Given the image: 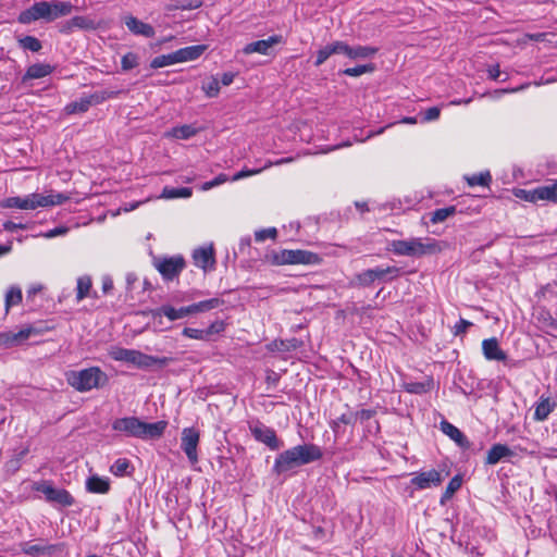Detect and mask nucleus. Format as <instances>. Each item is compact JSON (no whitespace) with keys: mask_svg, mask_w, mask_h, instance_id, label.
Segmentation results:
<instances>
[{"mask_svg":"<svg viewBox=\"0 0 557 557\" xmlns=\"http://www.w3.org/2000/svg\"><path fill=\"white\" fill-rule=\"evenodd\" d=\"M322 456V449L314 444L297 445L276 456L272 472L281 475L301 466L320 460Z\"/></svg>","mask_w":557,"mask_h":557,"instance_id":"f257e3e1","label":"nucleus"},{"mask_svg":"<svg viewBox=\"0 0 557 557\" xmlns=\"http://www.w3.org/2000/svg\"><path fill=\"white\" fill-rule=\"evenodd\" d=\"M168 422L164 420L148 423L141 421L137 417L119 418L112 423V429L114 431L124 433L129 437H136L145 441L160 438Z\"/></svg>","mask_w":557,"mask_h":557,"instance_id":"f03ea898","label":"nucleus"},{"mask_svg":"<svg viewBox=\"0 0 557 557\" xmlns=\"http://www.w3.org/2000/svg\"><path fill=\"white\" fill-rule=\"evenodd\" d=\"M389 246V250L397 256L414 258L432 256L442 251L441 243L429 237H411L409 239L393 240Z\"/></svg>","mask_w":557,"mask_h":557,"instance_id":"7ed1b4c3","label":"nucleus"},{"mask_svg":"<svg viewBox=\"0 0 557 557\" xmlns=\"http://www.w3.org/2000/svg\"><path fill=\"white\" fill-rule=\"evenodd\" d=\"M70 197L62 193H51L49 195L30 194L26 197H9L1 203L3 208H17L22 210H35L38 207H51L62 205Z\"/></svg>","mask_w":557,"mask_h":557,"instance_id":"20e7f679","label":"nucleus"},{"mask_svg":"<svg viewBox=\"0 0 557 557\" xmlns=\"http://www.w3.org/2000/svg\"><path fill=\"white\" fill-rule=\"evenodd\" d=\"M107 381V375L97 367L72 371L67 376L69 384L79 392L97 388Z\"/></svg>","mask_w":557,"mask_h":557,"instance_id":"39448f33","label":"nucleus"},{"mask_svg":"<svg viewBox=\"0 0 557 557\" xmlns=\"http://www.w3.org/2000/svg\"><path fill=\"white\" fill-rule=\"evenodd\" d=\"M33 490L45 495L48 503L61 507H70L74 504V497L64 488H57L50 481H39L33 484Z\"/></svg>","mask_w":557,"mask_h":557,"instance_id":"423d86ee","label":"nucleus"},{"mask_svg":"<svg viewBox=\"0 0 557 557\" xmlns=\"http://www.w3.org/2000/svg\"><path fill=\"white\" fill-rule=\"evenodd\" d=\"M153 265L164 280L172 281L185 268V260L181 256L159 257L153 259Z\"/></svg>","mask_w":557,"mask_h":557,"instance_id":"0eeeda50","label":"nucleus"},{"mask_svg":"<svg viewBox=\"0 0 557 557\" xmlns=\"http://www.w3.org/2000/svg\"><path fill=\"white\" fill-rule=\"evenodd\" d=\"M200 441L199 431L194 428H184L181 433V448L191 465L198 462V445Z\"/></svg>","mask_w":557,"mask_h":557,"instance_id":"6e6552de","label":"nucleus"},{"mask_svg":"<svg viewBox=\"0 0 557 557\" xmlns=\"http://www.w3.org/2000/svg\"><path fill=\"white\" fill-rule=\"evenodd\" d=\"M275 260L280 264H314L320 258L317 253L307 250H282Z\"/></svg>","mask_w":557,"mask_h":557,"instance_id":"1a4fd4ad","label":"nucleus"},{"mask_svg":"<svg viewBox=\"0 0 557 557\" xmlns=\"http://www.w3.org/2000/svg\"><path fill=\"white\" fill-rule=\"evenodd\" d=\"M517 197H520L529 202H537L540 200L557 201V181L554 184L536 187L532 190L519 189L516 193Z\"/></svg>","mask_w":557,"mask_h":557,"instance_id":"9d476101","label":"nucleus"},{"mask_svg":"<svg viewBox=\"0 0 557 557\" xmlns=\"http://www.w3.org/2000/svg\"><path fill=\"white\" fill-rule=\"evenodd\" d=\"M351 46L343 40H334L329 42L317 51L315 66H321L330 57L334 54H343L350 59Z\"/></svg>","mask_w":557,"mask_h":557,"instance_id":"9b49d317","label":"nucleus"},{"mask_svg":"<svg viewBox=\"0 0 557 557\" xmlns=\"http://www.w3.org/2000/svg\"><path fill=\"white\" fill-rule=\"evenodd\" d=\"M49 14H51L50 2L39 1L35 2L28 9L22 11L17 17V21L21 24H30L38 20H45L49 22Z\"/></svg>","mask_w":557,"mask_h":557,"instance_id":"f8f14e48","label":"nucleus"},{"mask_svg":"<svg viewBox=\"0 0 557 557\" xmlns=\"http://www.w3.org/2000/svg\"><path fill=\"white\" fill-rule=\"evenodd\" d=\"M444 478L445 475H443L442 472L435 469H431L428 471L414 473L410 483L417 490H426L441 485Z\"/></svg>","mask_w":557,"mask_h":557,"instance_id":"ddd939ff","label":"nucleus"},{"mask_svg":"<svg viewBox=\"0 0 557 557\" xmlns=\"http://www.w3.org/2000/svg\"><path fill=\"white\" fill-rule=\"evenodd\" d=\"M250 431L258 442L265 444L270 449L277 450L283 447V442L278 440L273 429L259 424L251 426Z\"/></svg>","mask_w":557,"mask_h":557,"instance_id":"4468645a","label":"nucleus"},{"mask_svg":"<svg viewBox=\"0 0 557 557\" xmlns=\"http://www.w3.org/2000/svg\"><path fill=\"white\" fill-rule=\"evenodd\" d=\"M282 42L283 37L281 35H272L267 39H261L247 44L243 48V52L245 54L260 53L262 55H270L273 47Z\"/></svg>","mask_w":557,"mask_h":557,"instance_id":"2eb2a0df","label":"nucleus"},{"mask_svg":"<svg viewBox=\"0 0 557 557\" xmlns=\"http://www.w3.org/2000/svg\"><path fill=\"white\" fill-rule=\"evenodd\" d=\"M173 361L172 357H156L138 350L133 366L143 370H152L162 369Z\"/></svg>","mask_w":557,"mask_h":557,"instance_id":"dca6fc26","label":"nucleus"},{"mask_svg":"<svg viewBox=\"0 0 557 557\" xmlns=\"http://www.w3.org/2000/svg\"><path fill=\"white\" fill-rule=\"evenodd\" d=\"M151 315L154 320L161 319L162 317L168 318L170 321H176L185 319L191 315L189 306L174 308L170 305H163L159 308L151 310Z\"/></svg>","mask_w":557,"mask_h":557,"instance_id":"f3484780","label":"nucleus"},{"mask_svg":"<svg viewBox=\"0 0 557 557\" xmlns=\"http://www.w3.org/2000/svg\"><path fill=\"white\" fill-rule=\"evenodd\" d=\"M35 332L33 327H24L18 332H2L0 333V346L13 347L24 343Z\"/></svg>","mask_w":557,"mask_h":557,"instance_id":"a211bd4d","label":"nucleus"},{"mask_svg":"<svg viewBox=\"0 0 557 557\" xmlns=\"http://www.w3.org/2000/svg\"><path fill=\"white\" fill-rule=\"evenodd\" d=\"M124 24L134 35L146 38H152L156 35V30L150 24L144 23L133 15L125 16Z\"/></svg>","mask_w":557,"mask_h":557,"instance_id":"6ab92c4d","label":"nucleus"},{"mask_svg":"<svg viewBox=\"0 0 557 557\" xmlns=\"http://www.w3.org/2000/svg\"><path fill=\"white\" fill-rule=\"evenodd\" d=\"M193 258L195 264L203 270L212 269L215 263L214 249L212 246L196 249L193 253Z\"/></svg>","mask_w":557,"mask_h":557,"instance_id":"aec40b11","label":"nucleus"},{"mask_svg":"<svg viewBox=\"0 0 557 557\" xmlns=\"http://www.w3.org/2000/svg\"><path fill=\"white\" fill-rule=\"evenodd\" d=\"M483 355L487 360L506 361L507 355L500 349L498 341L495 337L482 342Z\"/></svg>","mask_w":557,"mask_h":557,"instance_id":"412c9836","label":"nucleus"},{"mask_svg":"<svg viewBox=\"0 0 557 557\" xmlns=\"http://www.w3.org/2000/svg\"><path fill=\"white\" fill-rule=\"evenodd\" d=\"M442 432L447 435L450 440H453L459 447L468 448L470 443L466 435L454 424L450 422L443 420L441 422Z\"/></svg>","mask_w":557,"mask_h":557,"instance_id":"4be33fe9","label":"nucleus"},{"mask_svg":"<svg viewBox=\"0 0 557 557\" xmlns=\"http://www.w3.org/2000/svg\"><path fill=\"white\" fill-rule=\"evenodd\" d=\"M513 456V451L505 444H494L487 451L486 465H496L505 458Z\"/></svg>","mask_w":557,"mask_h":557,"instance_id":"5701e85b","label":"nucleus"},{"mask_svg":"<svg viewBox=\"0 0 557 557\" xmlns=\"http://www.w3.org/2000/svg\"><path fill=\"white\" fill-rule=\"evenodd\" d=\"M57 545H50L45 543L32 544L30 542H26L22 544V552L33 557L41 555H52L57 550Z\"/></svg>","mask_w":557,"mask_h":557,"instance_id":"b1692460","label":"nucleus"},{"mask_svg":"<svg viewBox=\"0 0 557 557\" xmlns=\"http://www.w3.org/2000/svg\"><path fill=\"white\" fill-rule=\"evenodd\" d=\"M86 490L94 494H107L110 490V481L107 478L91 475L86 481Z\"/></svg>","mask_w":557,"mask_h":557,"instance_id":"393cba45","label":"nucleus"},{"mask_svg":"<svg viewBox=\"0 0 557 557\" xmlns=\"http://www.w3.org/2000/svg\"><path fill=\"white\" fill-rule=\"evenodd\" d=\"M205 50L206 46L203 45L189 46L178 49L176 50L178 63L196 60L203 53Z\"/></svg>","mask_w":557,"mask_h":557,"instance_id":"a878e982","label":"nucleus"},{"mask_svg":"<svg viewBox=\"0 0 557 557\" xmlns=\"http://www.w3.org/2000/svg\"><path fill=\"white\" fill-rule=\"evenodd\" d=\"M73 10L74 5L70 1L50 2L51 14H49V22L70 15Z\"/></svg>","mask_w":557,"mask_h":557,"instance_id":"bb28decb","label":"nucleus"},{"mask_svg":"<svg viewBox=\"0 0 557 557\" xmlns=\"http://www.w3.org/2000/svg\"><path fill=\"white\" fill-rule=\"evenodd\" d=\"M52 71H53V66H51L50 64L36 63V64L28 66L27 71L23 77V81L42 78V77L51 74Z\"/></svg>","mask_w":557,"mask_h":557,"instance_id":"cd10ccee","label":"nucleus"},{"mask_svg":"<svg viewBox=\"0 0 557 557\" xmlns=\"http://www.w3.org/2000/svg\"><path fill=\"white\" fill-rule=\"evenodd\" d=\"M200 128L195 127L191 124H184L180 126L172 127L168 133V136H171L176 139H189L199 133Z\"/></svg>","mask_w":557,"mask_h":557,"instance_id":"c85d7f7f","label":"nucleus"},{"mask_svg":"<svg viewBox=\"0 0 557 557\" xmlns=\"http://www.w3.org/2000/svg\"><path fill=\"white\" fill-rule=\"evenodd\" d=\"M379 52L377 47L351 46L350 60L372 59Z\"/></svg>","mask_w":557,"mask_h":557,"instance_id":"c756f323","label":"nucleus"},{"mask_svg":"<svg viewBox=\"0 0 557 557\" xmlns=\"http://www.w3.org/2000/svg\"><path fill=\"white\" fill-rule=\"evenodd\" d=\"M223 302L224 301L220 298H210L207 300L195 302V304L189 305L190 313L196 314L199 312H207V311H210L212 309L220 307L221 305H223Z\"/></svg>","mask_w":557,"mask_h":557,"instance_id":"7c9ffc66","label":"nucleus"},{"mask_svg":"<svg viewBox=\"0 0 557 557\" xmlns=\"http://www.w3.org/2000/svg\"><path fill=\"white\" fill-rule=\"evenodd\" d=\"M121 94L120 90H98L90 95H87L88 102L91 106L100 104L109 99H114Z\"/></svg>","mask_w":557,"mask_h":557,"instance_id":"2f4dec72","label":"nucleus"},{"mask_svg":"<svg viewBox=\"0 0 557 557\" xmlns=\"http://www.w3.org/2000/svg\"><path fill=\"white\" fill-rule=\"evenodd\" d=\"M555 404L550 403L549 398L541 399L535 406L534 420L544 421L549 413L554 410Z\"/></svg>","mask_w":557,"mask_h":557,"instance_id":"473e14b6","label":"nucleus"},{"mask_svg":"<svg viewBox=\"0 0 557 557\" xmlns=\"http://www.w3.org/2000/svg\"><path fill=\"white\" fill-rule=\"evenodd\" d=\"M374 278L375 281H392L399 276L400 269L397 267H387V268H374Z\"/></svg>","mask_w":557,"mask_h":557,"instance_id":"72a5a7b5","label":"nucleus"},{"mask_svg":"<svg viewBox=\"0 0 557 557\" xmlns=\"http://www.w3.org/2000/svg\"><path fill=\"white\" fill-rule=\"evenodd\" d=\"M462 485V478L461 475L457 474L448 482L444 493L441 496V505L446 504L447 500H449L454 494L461 487Z\"/></svg>","mask_w":557,"mask_h":557,"instance_id":"f704fd0d","label":"nucleus"},{"mask_svg":"<svg viewBox=\"0 0 557 557\" xmlns=\"http://www.w3.org/2000/svg\"><path fill=\"white\" fill-rule=\"evenodd\" d=\"M90 104L87 96L81 97L78 100L70 102L65 106L64 111L66 114L85 113L89 110Z\"/></svg>","mask_w":557,"mask_h":557,"instance_id":"c9c22d12","label":"nucleus"},{"mask_svg":"<svg viewBox=\"0 0 557 557\" xmlns=\"http://www.w3.org/2000/svg\"><path fill=\"white\" fill-rule=\"evenodd\" d=\"M71 24L74 26V28L83 30H95L98 27V24L95 20L84 15H76L72 17Z\"/></svg>","mask_w":557,"mask_h":557,"instance_id":"e433bc0d","label":"nucleus"},{"mask_svg":"<svg viewBox=\"0 0 557 557\" xmlns=\"http://www.w3.org/2000/svg\"><path fill=\"white\" fill-rule=\"evenodd\" d=\"M457 209L455 206H448L440 208L430 213V222L433 224L444 222L449 216L456 213Z\"/></svg>","mask_w":557,"mask_h":557,"instance_id":"4c0bfd02","label":"nucleus"},{"mask_svg":"<svg viewBox=\"0 0 557 557\" xmlns=\"http://www.w3.org/2000/svg\"><path fill=\"white\" fill-rule=\"evenodd\" d=\"M178 63L176 51L169 53V54H162L158 55L152 59L150 63L151 69H161L165 67L172 64Z\"/></svg>","mask_w":557,"mask_h":557,"instance_id":"58836bf2","label":"nucleus"},{"mask_svg":"<svg viewBox=\"0 0 557 557\" xmlns=\"http://www.w3.org/2000/svg\"><path fill=\"white\" fill-rule=\"evenodd\" d=\"M129 469L132 468L131 461L126 458H119L114 461V463L110 467V471L115 476H124L131 473Z\"/></svg>","mask_w":557,"mask_h":557,"instance_id":"ea45409f","label":"nucleus"},{"mask_svg":"<svg viewBox=\"0 0 557 557\" xmlns=\"http://www.w3.org/2000/svg\"><path fill=\"white\" fill-rule=\"evenodd\" d=\"M92 283L91 278L87 275L81 276L77 278V287H76V299L78 301L83 300L89 295Z\"/></svg>","mask_w":557,"mask_h":557,"instance_id":"a19ab883","label":"nucleus"},{"mask_svg":"<svg viewBox=\"0 0 557 557\" xmlns=\"http://www.w3.org/2000/svg\"><path fill=\"white\" fill-rule=\"evenodd\" d=\"M375 71V65L372 63L361 64L354 67H347L342 71V74L350 77H358L366 73H373Z\"/></svg>","mask_w":557,"mask_h":557,"instance_id":"79ce46f5","label":"nucleus"},{"mask_svg":"<svg viewBox=\"0 0 557 557\" xmlns=\"http://www.w3.org/2000/svg\"><path fill=\"white\" fill-rule=\"evenodd\" d=\"M190 196H191V189L188 187H182V188L165 187L162 191V197L168 198V199L188 198Z\"/></svg>","mask_w":557,"mask_h":557,"instance_id":"37998d69","label":"nucleus"},{"mask_svg":"<svg viewBox=\"0 0 557 557\" xmlns=\"http://www.w3.org/2000/svg\"><path fill=\"white\" fill-rule=\"evenodd\" d=\"M466 180L470 186H487L492 181V176L490 172H481L467 176Z\"/></svg>","mask_w":557,"mask_h":557,"instance_id":"c03bdc74","label":"nucleus"},{"mask_svg":"<svg viewBox=\"0 0 557 557\" xmlns=\"http://www.w3.org/2000/svg\"><path fill=\"white\" fill-rule=\"evenodd\" d=\"M22 301V290L17 287H11L5 295V311L8 312L12 306H16Z\"/></svg>","mask_w":557,"mask_h":557,"instance_id":"a18cd8bd","label":"nucleus"},{"mask_svg":"<svg viewBox=\"0 0 557 557\" xmlns=\"http://www.w3.org/2000/svg\"><path fill=\"white\" fill-rule=\"evenodd\" d=\"M355 423L352 411L349 410L333 420L330 426L335 433H337L341 424L354 425Z\"/></svg>","mask_w":557,"mask_h":557,"instance_id":"49530a36","label":"nucleus"},{"mask_svg":"<svg viewBox=\"0 0 557 557\" xmlns=\"http://www.w3.org/2000/svg\"><path fill=\"white\" fill-rule=\"evenodd\" d=\"M20 46L33 52H38L41 49V42L34 36H25L18 40Z\"/></svg>","mask_w":557,"mask_h":557,"instance_id":"de8ad7c7","label":"nucleus"},{"mask_svg":"<svg viewBox=\"0 0 557 557\" xmlns=\"http://www.w3.org/2000/svg\"><path fill=\"white\" fill-rule=\"evenodd\" d=\"M356 282L359 286L368 287L375 282L374 271L372 269L364 270L356 275Z\"/></svg>","mask_w":557,"mask_h":557,"instance_id":"09e8293b","label":"nucleus"},{"mask_svg":"<svg viewBox=\"0 0 557 557\" xmlns=\"http://www.w3.org/2000/svg\"><path fill=\"white\" fill-rule=\"evenodd\" d=\"M139 64L138 55L134 52H127L122 57L121 66L123 71H131Z\"/></svg>","mask_w":557,"mask_h":557,"instance_id":"8fccbe9b","label":"nucleus"},{"mask_svg":"<svg viewBox=\"0 0 557 557\" xmlns=\"http://www.w3.org/2000/svg\"><path fill=\"white\" fill-rule=\"evenodd\" d=\"M225 329V323L222 320L212 322L207 329H205L208 342L212 339L214 335L222 333Z\"/></svg>","mask_w":557,"mask_h":557,"instance_id":"3c124183","label":"nucleus"},{"mask_svg":"<svg viewBox=\"0 0 557 557\" xmlns=\"http://www.w3.org/2000/svg\"><path fill=\"white\" fill-rule=\"evenodd\" d=\"M182 334L188 338L208 342L205 330L184 327Z\"/></svg>","mask_w":557,"mask_h":557,"instance_id":"603ef678","label":"nucleus"},{"mask_svg":"<svg viewBox=\"0 0 557 557\" xmlns=\"http://www.w3.org/2000/svg\"><path fill=\"white\" fill-rule=\"evenodd\" d=\"M203 91L210 98L216 97L220 92V82L219 79L212 77L209 83L202 86Z\"/></svg>","mask_w":557,"mask_h":557,"instance_id":"864d4df0","label":"nucleus"},{"mask_svg":"<svg viewBox=\"0 0 557 557\" xmlns=\"http://www.w3.org/2000/svg\"><path fill=\"white\" fill-rule=\"evenodd\" d=\"M131 349L123 347H112L110 350V357L115 361L126 362Z\"/></svg>","mask_w":557,"mask_h":557,"instance_id":"5fc2aeb1","label":"nucleus"},{"mask_svg":"<svg viewBox=\"0 0 557 557\" xmlns=\"http://www.w3.org/2000/svg\"><path fill=\"white\" fill-rule=\"evenodd\" d=\"M277 235V231L275 227L264 228L261 231L256 232L255 238L257 242H263L267 238L274 239Z\"/></svg>","mask_w":557,"mask_h":557,"instance_id":"6e6d98bb","label":"nucleus"},{"mask_svg":"<svg viewBox=\"0 0 557 557\" xmlns=\"http://www.w3.org/2000/svg\"><path fill=\"white\" fill-rule=\"evenodd\" d=\"M375 413H376V411L372 410V409H361L356 412L352 411L355 422H357L359 420L361 423L370 420L372 417H374Z\"/></svg>","mask_w":557,"mask_h":557,"instance_id":"4d7b16f0","label":"nucleus"},{"mask_svg":"<svg viewBox=\"0 0 557 557\" xmlns=\"http://www.w3.org/2000/svg\"><path fill=\"white\" fill-rule=\"evenodd\" d=\"M539 320L542 321L545 326L557 331V320H555L549 312H542Z\"/></svg>","mask_w":557,"mask_h":557,"instance_id":"13d9d810","label":"nucleus"},{"mask_svg":"<svg viewBox=\"0 0 557 557\" xmlns=\"http://www.w3.org/2000/svg\"><path fill=\"white\" fill-rule=\"evenodd\" d=\"M406 391L412 394H423L426 392V385L421 382L406 384Z\"/></svg>","mask_w":557,"mask_h":557,"instance_id":"bf43d9fd","label":"nucleus"},{"mask_svg":"<svg viewBox=\"0 0 557 557\" xmlns=\"http://www.w3.org/2000/svg\"><path fill=\"white\" fill-rule=\"evenodd\" d=\"M201 4H202V2L199 1V0H190V1H186V2H182L180 4H176L174 7V9H180V10H183V11H185V10H195V9L200 8Z\"/></svg>","mask_w":557,"mask_h":557,"instance_id":"052dcab7","label":"nucleus"},{"mask_svg":"<svg viewBox=\"0 0 557 557\" xmlns=\"http://www.w3.org/2000/svg\"><path fill=\"white\" fill-rule=\"evenodd\" d=\"M440 114H441L440 108L431 107L428 110H425L423 120L425 122L435 121V120H437L440 117Z\"/></svg>","mask_w":557,"mask_h":557,"instance_id":"680f3d73","label":"nucleus"},{"mask_svg":"<svg viewBox=\"0 0 557 557\" xmlns=\"http://www.w3.org/2000/svg\"><path fill=\"white\" fill-rule=\"evenodd\" d=\"M472 323L468 320L460 319L459 322L455 325L454 334L456 336L462 335L467 332L468 327H470Z\"/></svg>","mask_w":557,"mask_h":557,"instance_id":"e2e57ef3","label":"nucleus"},{"mask_svg":"<svg viewBox=\"0 0 557 557\" xmlns=\"http://www.w3.org/2000/svg\"><path fill=\"white\" fill-rule=\"evenodd\" d=\"M67 231H69L67 227L59 226V227H54L52 230H49L42 236L45 238H53V237H57V236L65 235L67 233Z\"/></svg>","mask_w":557,"mask_h":557,"instance_id":"0e129e2a","label":"nucleus"},{"mask_svg":"<svg viewBox=\"0 0 557 557\" xmlns=\"http://www.w3.org/2000/svg\"><path fill=\"white\" fill-rule=\"evenodd\" d=\"M3 228L8 232H14L16 230H25V228H27V226H26V224H23V223H15L12 221H7L3 224Z\"/></svg>","mask_w":557,"mask_h":557,"instance_id":"69168bd1","label":"nucleus"},{"mask_svg":"<svg viewBox=\"0 0 557 557\" xmlns=\"http://www.w3.org/2000/svg\"><path fill=\"white\" fill-rule=\"evenodd\" d=\"M226 181V177L224 175H219L218 177H215L214 180L210 181V182H206L205 185H203V189H210L214 186H218L219 184L223 183Z\"/></svg>","mask_w":557,"mask_h":557,"instance_id":"338daca9","label":"nucleus"},{"mask_svg":"<svg viewBox=\"0 0 557 557\" xmlns=\"http://www.w3.org/2000/svg\"><path fill=\"white\" fill-rule=\"evenodd\" d=\"M235 78V74L232 72L223 73L221 79L219 81L223 86H228L233 83Z\"/></svg>","mask_w":557,"mask_h":557,"instance_id":"774afa93","label":"nucleus"}]
</instances>
